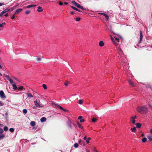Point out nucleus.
Instances as JSON below:
<instances>
[{
	"instance_id": "obj_61",
	"label": "nucleus",
	"mask_w": 152,
	"mask_h": 152,
	"mask_svg": "<svg viewBox=\"0 0 152 152\" xmlns=\"http://www.w3.org/2000/svg\"><path fill=\"white\" fill-rule=\"evenodd\" d=\"M4 5V4L3 3H0V6H1Z\"/></svg>"
},
{
	"instance_id": "obj_41",
	"label": "nucleus",
	"mask_w": 152,
	"mask_h": 152,
	"mask_svg": "<svg viewBox=\"0 0 152 152\" xmlns=\"http://www.w3.org/2000/svg\"><path fill=\"white\" fill-rule=\"evenodd\" d=\"M4 132V131L2 128H0V134H2Z\"/></svg>"
},
{
	"instance_id": "obj_8",
	"label": "nucleus",
	"mask_w": 152,
	"mask_h": 152,
	"mask_svg": "<svg viewBox=\"0 0 152 152\" xmlns=\"http://www.w3.org/2000/svg\"><path fill=\"white\" fill-rule=\"evenodd\" d=\"M140 40L139 41V43L142 40V39L143 35H142V31H141V30L140 31Z\"/></svg>"
},
{
	"instance_id": "obj_33",
	"label": "nucleus",
	"mask_w": 152,
	"mask_h": 152,
	"mask_svg": "<svg viewBox=\"0 0 152 152\" xmlns=\"http://www.w3.org/2000/svg\"><path fill=\"white\" fill-rule=\"evenodd\" d=\"M71 7L72 9H74L75 10H76L77 11V10H78V9H77V8H76L75 7H74L73 6H71Z\"/></svg>"
},
{
	"instance_id": "obj_22",
	"label": "nucleus",
	"mask_w": 152,
	"mask_h": 152,
	"mask_svg": "<svg viewBox=\"0 0 152 152\" xmlns=\"http://www.w3.org/2000/svg\"><path fill=\"white\" fill-rule=\"evenodd\" d=\"M12 86L13 87V89L14 90H15L17 88L16 85L15 84H12Z\"/></svg>"
},
{
	"instance_id": "obj_52",
	"label": "nucleus",
	"mask_w": 152,
	"mask_h": 152,
	"mask_svg": "<svg viewBox=\"0 0 152 152\" xmlns=\"http://www.w3.org/2000/svg\"><path fill=\"white\" fill-rule=\"evenodd\" d=\"M15 16L14 15H13V16H12L11 18L12 19H13L15 18Z\"/></svg>"
},
{
	"instance_id": "obj_62",
	"label": "nucleus",
	"mask_w": 152,
	"mask_h": 152,
	"mask_svg": "<svg viewBox=\"0 0 152 152\" xmlns=\"http://www.w3.org/2000/svg\"><path fill=\"white\" fill-rule=\"evenodd\" d=\"M86 139H87V137L86 136H85L84 137V139L85 140H86Z\"/></svg>"
},
{
	"instance_id": "obj_26",
	"label": "nucleus",
	"mask_w": 152,
	"mask_h": 152,
	"mask_svg": "<svg viewBox=\"0 0 152 152\" xmlns=\"http://www.w3.org/2000/svg\"><path fill=\"white\" fill-rule=\"evenodd\" d=\"M43 11V9L40 6H39V12H40Z\"/></svg>"
},
{
	"instance_id": "obj_40",
	"label": "nucleus",
	"mask_w": 152,
	"mask_h": 152,
	"mask_svg": "<svg viewBox=\"0 0 152 152\" xmlns=\"http://www.w3.org/2000/svg\"><path fill=\"white\" fill-rule=\"evenodd\" d=\"M81 18L80 17H78L76 18V21H79L80 20Z\"/></svg>"
},
{
	"instance_id": "obj_6",
	"label": "nucleus",
	"mask_w": 152,
	"mask_h": 152,
	"mask_svg": "<svg viewBox=\"0 0 152 152\" xmlns=\"http://www.w3.org/2000/svg\"><path fill=\"white\" fill-rule=\"evenodd\" d=\"M0 96L2 99H5L6 98V96L3 91H0Z\"/></svg>"
},
{
	"instance_id": "obj_54",
	"label": "nucleus",
	"mask_w": 152,
	"mask_h": 152,
	"mask_svg": "<svg viewBox=\"0 0 152 152\" xmlns=\"http://www.w3.org/2000/svg\"><path fill=\"white\" fill-rule=\"evenodd\" d=\"M62 110L64 111V112H68V110H67V109H63Z\"/></svg>"
},
{
	"instance_id": "obj_29",
	"label": "nucleus",
	"mask_w": 152,
	"mask_h": 152,
	"mask_svg": "<svg viewBox=\"0 0 152 152\" xmlns=\"http://www.w3.org/2000/svg\"><path fill=\"white\" fill-rule=\"evenodd\" d=\"M97 120V119L96 118H93L92 119V121L93 122H96Z\"/></svg>"
},
{
	"instance_id": "obj_19",
	"label": "nucleus",
	"mask_w": 152,
	"mask_h": 152,
	"mask_svg": "<svg viewBox=\"0 0 152 152\" xmlns=\"http://www.w3.org/2000/svg\"><path fill=\"white\" fill-rule=\"evenodd\" d=\"M30 124L32 126H34L35 125V123L34 121H32L30 123Z\"/></svg>"
},
{
	"instance_id": "obj_34",
	"label": "nucleus",
	"mask_w": 152,
	"mask_h": 152,
	"mask_svg": "<svg viewBox=\"0 0 152 152\" xmlns=\"http://www.w3.org/2000/svg\"><path fill=\"white\" fill-rule=\"evenodd\" d=\"M23 112L25 114L27 112V110L26 109H23Z\"/></svg>"
},
{
	"instance_id": "obj_63",
	"label": "nucleus",
	"mask_w": 152,
	"mask_h": 152,
	"mask_svg": "<svg viewBox=\"0 0 152 152\" xmlns=\"http://www.w3.org/2000/svg\"><path fill=\"white\" fill-rule=\"evenodd\" d=\"M150 133L152 134V129H151L150 130Z\"/></svg>"
},
{
	"instance_id": "obj_1",
	"label": "nucleus",
	"mask_w": 152,
	"mask_h": 152,
	"mask_svg": "<svg viewBox=\"0 0 152 152\" xmlns=\"http://www.w3.org/2000/svg\"><path fill=\"white\" fill-rule=\"evenodd\" d=\"M119 38L116 37H115L114 38L112 39V40L114 44L117 47V48H118L119 54L121 56V57L119 58L120 60L121 61H122L123 62H125L126 61V59L125 57H123V56H124V55L123 54H122V51L121 49V48L120 47V46L119 45H119Z\"/></svg>"
},
{
	"instance_id": "obj_39",
	"label": "nucleus",
	"mask_w": 152,
	"mask_h": 152,
	"mask_svg": "<svg viewBox=\"0 0 152 152\" xmlns=\"http://www.w3.org/2000/svg\"><path fill=\"white\" fill-rule=\"evenodd\" d=\"M72 2L74 4V5L75 6L77 3H76L75 1H72Z\"/></svg>"
},
{
	"instance_id": "obj_32",
	"label": "nucleus",
	"mask_w": 152,
	"mask_h": 152,
	"mask_svg": "<svg viewBox=\"0 0 152 152\" xmlns=\"http://www.w3.org/2000/svg\"><path fill=\"white\" fill-rule=\"evenodd\" d=\"M8 128L7 126H5L4 127V130L5 131H7L8 130Z\"/></svg>"
},
{
	"instance_id": "obj_23",
	"label": "nucleus",
	"mask_w": 152,
	"mask_h": 152,
	"mask_svg": "<svg viewBox=\"0 0 152 152\" xmlns=\"http://www.w3.org/2000/svg\"><path fill=\"white\" fill-rule=\"evenodd\" d=\"M42 86L46 90V89H47L48 88H47V86L45 84H43L42 85Z\"/></svg>"
},
{
	"instance_id": "obj_48",
	"label": "nucleus",
	"mask_w": 152,
	"mask_h": 152,
	"mask_svg": "<svg viewBox=\"0 0 152 152\" xmlns=\"http://www.w3.org/2000/svg\"><path fill=\"white\" fill-rule=\"evenodd\" d=\"M80 123H82L84 121V120L83 119H81L80 120Z\"/></svg>"
},
{
	"instance_id": "obj_9",
	"label": "nucleus",
	"mask_w": 152,
	"mask_h": 152,
	"mask_svg": "<svg viewBox=\"0 0 152 152\" xmlns=\"http://www.w3.org/2000/svg\"><path fill=\"white\" fill-rule=\"evenodd\" d=\"M22 10H23V9L21 8L18 9L16 10L15 12V14H18L19 13L21 12L22 11Z\"/></svg>"
},
{
	"instance_id": "obj_13",
	"label": "nucleus",
	"mask_w": 152,
	"mask_h": 152,
	"mask_svg": "<svg viewBox=\"0 0 152 152\" xmlns=\"http://www.w3.org/2000/svg\"><path fill=\"white\" fill-rule=\"evenodd\" d=\"M130 121H132V123L134 124H135V120L134 119L133 117H131L130 118Z\"/></svg>"
},
{
	"instance_id": "obj_57",
	"label": "nucleus",
	"mask_w": 152,
	"mask_h": 152,
	"mask_svg": "<svg viewBox=\"0 0 152 152\" xmlns=\"http://www.w3.org/2000/svg\"><path fill=\"white\" fill-rule=\"evenodd\" d=\"M86 143L87 144H88L89 143V140H86Z\"/></svg>"
},
{
	"instance_id": "obj_30",
	"label": "nucleus",
	"mask_w": 152,
	"mask_h": 152,
	"mask_svg": "<svg viewBox=\"0 0 152 152\" xmlns=\"http://www.w3.org/2000/svg\"><path fill=\"white\" fill-rule=\"evenodd\" d=\"M79 146L78 144L77 143H75L74 145V146L75 148H77Z\"/></svg>"
},
{
	"instance_id": "obj_58",
	"label": "nucleus",
	"mask_w": 152,
	"mask_h": 152,
	"mask_svg": "<svg viewBox=\"0 0 152 152\" xmlns=\"http://www.w3.org/2000/svg\"><path fill=\"white\" fill-rule=\"evenodd\" d=\"M131 117H133L134 119H135L136 118L137 116L136 115H135V116H132Z\"/></svg>"
},
{
	"instance_id": "obj_5",
	"label": "nucleus",
	"mask_w": 152,
	"mask_h": 152,
	"mask_svg": "<svg viewBox=\"0 0 152 152\" xmlns=\"http://www.w3.org/2000/svg\"><path fill=\"white\" fill-rule=\"evenodd\" d=\"M66 123L69 128L72 129V125L71 122L69 118H68V121H66Z\"/></svg>"
},
{
	"instance_id": "obj_47",
	"label": "nucleus",
	"mask_w": 152,
	"mask_h": 152,
	"mask_svg": "<svg viewBox=\"0 0 152 152\" xmlns=\"http://www.w3.org/2000/svg\"><path fill=\"white\" fill-rule=\"evenodd\" d=\"M58 4H59L61 5V6L62 5H63V2H62L61 1H59V2H58Z\"/></svg>"
},
{
	"instance_id": "obj_37",
	"label": "nucleus",
	"mask_w": 152,
	"mask_h": 152,
	"mask_svg": "<svg viewBox=\"0 0 152 152\" xmlns=\"http://www.w3.org/2000/svg\"><path fill=\"white\" fill-rule=\"evenodd\" d=\"M18 90H22L23 88V86H20L19 87H18Z\"/></svg>"
},
{
	"instance_id": "obj_10",
	"label": "nucleus",
	"mask_w": 152,
	"mask_h": 152,
	"mask_svg": "<svg viewBox=\"0 0 152 152\" xmlns=\"http://www.w3.org/2000/svg\"><path fill=\"white\" fill-rule=\"evenodd\" d=\"M135 125L136 127L137 128H140L141 126V124L140 123H135Z\"/></svg>"
},
{
	"instance_id": "obj_7",
	"label": "nucleus",
	"mask_w": 152,
	"mask_h": 152,
	"mask_svg": "<svg viewBox=\"0 0 152 152\" xmlns=\"http://www.w3.org/2000/svg\"><path fill=\"white\" fill-rule=\"evenodd\" d=\"M128 81L130 86L132 87H134L135 86V85L134 83V82L133 81H132L131 80L129 79L128 80Z\"/></svg>"
},
{
	"instance_id": "obj_46",
	"label": "nucleus",
	"mask_w": 152,
	"mask_h": 152,
	"mask_svg": "<svg viewBox=\"0 0 152 152\" xmlns=\"http://www.w3.org/2000/svg\"><path fill=\"white\" fill-rule=\"evenodd\" d=\"M80 5L79 4H78V3H77V4H76V6L78 8H79V7H80Z\"/></svg>"
},
{
	"instance_id": "obj_24",
	"label": "nucleus",
	"mask_w": 152,
	"mask_h": 152,
	"mask_svg": "<svg viewBox=\"0 0 152 152\" xmlns=\"http://www.w3.org/2000/svg\"><path fill=\"white\" fill-rule=\"evenodd\" d=\"M5 137V136L3 134H0V140L1 139H3Z\"/></svg>"
},
{
	"instance_id": "obj_3",
	"label": "nucleus",
	"mask_w": 152,
	"mask_h": 152,
	"mask_svg": "<svg viewBox=\"0 0 152 152\" xmlns=\"http://www.w3.org/2000/svg\"><path fill=\"white\" fill-rule=\"evenodd\" d=\"M105 26L106 30L107 31H111V32H113L112 26L110 25L106 24L105 25Z\"/></svg>"
},
{
	"instance_id": "obj_45",
	"label": "nucleus",
	"mask_w": 152,
	"mask_h": 152,
	"mask_svg": "<svg viewBox=\"0 0 152 152\" xmlns=\"http://www.w3.org/2000/svg\"><path fill=\"white\" fill-rule=\"evenodd\" d=\"M5 76L6 77L8 80H9V79H10L9 78V76L8 75H5Z\"/></svg>"
},
{
	"instance_id": "obj_28",
	"label": "nucleus",
	"mask_w": 152,
	"mask_h": 152,
	"mask_svg": "<svg viewBox=\"0 0 152 152\" xmlns=\"http://www.w3.org/2000/svg\"><path fill=\"white\" fill-rule=\"evenodd\" d=\"M83 103V100L82 99H80L79 100V102L78 103L80 104H82Z\"/></svg>"
},
{
	"instance_id": "obj_43",
	"label": "nucleus",
	"mask_w": 152,
	"mask_h": 152,
	"mask_svg": "<svg viewBox=\"0 0 152 152\" xmlns=\"http://www.w3.org/2000/svg\"><path fill=\"white\" fill-rule=\"evenodd\" d=\"M9 80L10 81V83L11 84H13V80L12 79H10Z\"/></svg>"
},
{
	"instance_id": "obj_2",
	"label": "nucleus",
	"mask_w": 152,
	"mask_h": 152,
	"mask_svg": "<svg viewBox=\"0 0 152 152\" xmlns=\"http://www.w3.org/2000/svg\"><path fill=\"white\" fill-rule=\"evenodd\" d=\"M136 110L140 114H146L148 112V109L145 105L138 106L137 107Z\"/></svg>"
},
{
	"instance_id": "obj_31",
	"label": "nucleus",
	"mask_w": 152,
	"mask_h": 152,
	"mask_svg": "<svg viewBox=\"0 0 152 152\" xmlns=\"http://www.w3.org/2000/svg\"><path fill=\"white\" fill-rule=\"evenodd\" d=\"M79 8H80V9H81V10H86V9H85V8H84L83 7L81 6L80 5V7H79Z\"/></svg>"
},
{
	"instance_id": "obj_44",
	"label": "nucleus",
	"mask_w": 152,
	"mask_h": 152,
	"mask_svg": "<svg viewBox=\"0 0 152 152\" xmlns=\"http://www.w3.org/2000/svg\"><path fill=\"white\" fill-rule=\"evenodd\" d=\"M93 150L94 152H98L97 151L95 147H94L93 148Z\"/></svg>"
},
{
	"instance_id": "obj_42",
	"label": "nucleus",
	"mask_w": 152,
	"mask_h": 152,
	"mask_svg": "<svg viewBox=\"0 0 152 152\" xmlns=\"http://www.w3.org/2000/svg\"><path fill=\"white\" fill-rule=\"evenodd\" d=\"M18 4L17 5H16V6H14L11 9H11V10L10 11H12L13 10H14V8H15V7H16L18 6Z\"/></svg>"
},
{
	"instance_id": "obj_38",
	"label": "nucleus",
	"mask_w": 152,
	"mask_h": 152,
	"mask_svg": "<svg viewBox=\"0 0 152 152\" xmlns=\"http://www.w3.org/2000/svg\"><path fill=\"white\" fill-rule=\"evenodd\" d=\"M104 16L107 19V20H108V19H109V16H108V15H107V14H106L104 15Z\"/></svg>"
},
{
	"instance_id": "obj_25",
	"label": "nucleus",
	"mask_w": 152,
	"mask_h": 152,
	"mask_svg": "<svg viewBox=\"0 0 152 152\" xmlns=\"http://www.w3.org/2000/svg\"><path fill=\"white\" fill-rule=\"evenodd\" d=\"M136 128L135 127H134L131 128V130L133 132H135L136 131Z\"/></svg>"
},
{
	"instance_id": "obj_20",
	"label": "nucleus",
	"mask_w": 152,
	"mask_h": 152,
	"mask_svg": "<svg viewBox=\"0 0 152 152\" xmlns=\"http://www.w3.org/2000/svg\"><path fill=\"white\" fill-rule=\"evenodd\" d=\"M147 140V139L146 137H144L142 139V142L144 143Z\"/></svg>"
},
{
	"instance_id": "obj_21",
	"label": "nucleus",
	"mask_w": 152,
	"mask_h": 152,
	"mask_svg": "<svg viewBox=\"0 0 152 152\" xmlns=\"http://www.w3.org/2000/svg\"><path fill=\"white\" fill-rule=\"evenodd\" d=\"M31 12L30 10H27L25 11V14L26 15H27L29 14Z\"/></svg>"
},
{
	"instance_id": "obj_51",
	"label": "nucleus",
	"mask_w": 152,
	"mask_h": 152,
	"mask_svg": "<svg viewBox=\"0 0 152 152\" xmlns=\"http://www.w3.org/2000/svg\"><path fill=\"white\" fill-rule=\"evenodd\" d=\"M98 14H101V15H104H104L105 14V13H102V12L99 13H98Z\"/></svg>"
},
{
	"instance_id": "obj_56",
	"label": "nucleus",
	"mask_w": 152,
	"mask_h": 152,
	"mask_svg": "<svg viewBox=\"0 0 152 152\" xmlns=\"http://www.w3.org/2000/svg\"><path fill=\"white\" fill-rule=\"evenodd\" d=\"M74 12H70V14L71 15H73L74 14Z\"/></svg>"
},
{
	"instance_id": "obj_4",
	"label": "nucleus",
	"mask_w": 152,
	"mask_h": 152,
	"mask_svg": "<svg viewBox=\"0 0 152 152\" xmlns=\"http://www.w3.org/2000/svg\"><path fill=\"white\" fill-rule=\"evenodd\" d=\"M34 103L35 105H32L31 106V108L33 109V112L34 111H36L35 110H37V107H38V103H37V100L34 101Z\"/></svg>"
},
{
	"instance_id": "obj_14",
	"label": "nucleus",
	"mask_w": 152,
	"mask_h": 152,
	"mask_svg": "<svg viewBox=\"0 0 152 152\" xmlns=\"http://www.w3.org/2000/svg\"><path fill=\"white\" fill-rule=\"evenodd\" d=\"M77 124L78 127L80 128H81L82 129H83V126H82V124H80L79 122H77Z\"/></svg>"
},
{
	"instance_id": "obj_64",
	"label": "nucleus",
	"mask_w": 152,
	"mask_h": 152,
	"mask_svg": "<svg viewBox=\"0 0 152 152\" xmlns=\"http://www.w3.org/2000/svg\"><path fill=\"white\" fill-rule=\"evenodd\" d=\"M64 4H65V5H67L68 4V3L67 2H65L64 3Z\"/></svg>"
},
{
	"instance_id": "obj_60",
	"label": "nucleus",
	"mask_w": 152,
	"mask_h": 152,
	"mask_svg": "<svg viewBox=\"0 0 152 152\" xmlns=\"http://www.w3.org/2000/svg\"><path fill=\"white\" fill-rule=\"evenodd\" d=\"M4 12L3 11H2L1 13L0 14H1L2 15H3L4 14Z\"/></svg>"
},
{
	"instance_id": "obj_53",
	"label": "nucleus",
	"mask_w": 152,
	"mask_h": 152,
	"mask_svg": "<svg viewBox=\"0 0 152 152\" xmlns=\"http://www.w3.org/2000/svg\"><path fill=\"white\" fill-rule=\"evenodd\" d=\"M3 104L2 102L1 101H0V106H3Z\"/></svg>"
},
{
	"instance_id": "obj_11",
	"label": "nucleus",
	"mask_w": 152,
	"mask_h": 152,
	"mask_svg": "<svg viewBox=\"0 0 152 152\" xmlns=\"http://www.w3.org/2000/svg\"><path fill=\"white\" fill-rule=\"evenodd\" d=\"M104 45V43L102 41H101L99 42V45L100 47L103 46Z\"/></svg>"
},
{
	"instance_id": "obj_27",
	"label": "nucleus",
	"mask_w": 152,
	"mask_h": 152,
	"mask_svg": "<svg viewBox=\"0 0 152 152\" xmlns=\"http://www.w3.org/2000/svg\"><path fill=\"white\" fill-rule=\"evenodd\" d=\"M27 95L28 97H33V96L31 93H27Z\"/></svg>"
},
{
	"instance_id": "obj_59",
	"label": "nucleus",
	"mask_w": 152,
	"mask_h": 152,
	"mask_svg": "<svg viewBox=\"0 0 152 152\" xmlns=\"http://www.w3.org/2000/svg\"><path fill=\"white\" fill-rule=\"evenodd\" d=\"M4 16H5V17H7L8 16V13H6L5 15H4Z\"/></svg>"
},
{
	"instance_id": "obj_35",
	"label": "nucleus",
	"mask_w": 152,
	"mask_h": 152,
	"mask_svg": "<svg viewBox=\"0 0 152 152\" xmlns=\"http://www.w3.org/2000/svg\"><path fill=\"white\" fill-rule=\"evenodd\" d=\"M6 24L5 22L3 23L2 24H0V27H4V25H5Z\"/></svg>"
},
{
	"instance_id": "obj_55",
	"label": "nucleus",
	"mask_w": 152,
	"mask_h": 152,
	"mask_svg": "<svg viewBox=\"0 0 152 152\" xmlns=\"http://www.w3.org/2000/svg\"><path fill=\"white\" fill-rule=\"evenodd\" d=\"M73 125L75 127V128H76V127H77V126L76 125V124L74 123H73Z\"/></svg>"
},
{
	"instance_id": "obj_12",
	"label": "nucleus",
	"mask_w": 152,
	"mask_h": 152,
	"mask_svg": "<svg viewBox=\"0 0 152 152\" xmlns=\"http://www.w3.org/2000/svg\"><path fill=\"white\" fill-rule=\"evenodd\" d=\"M46 120V118L45 117H43L41 118L40 119V121L42 122H45Z\"/></svg>"
},
{
	"instance_id": "obj_16",
	"label": "nucleus",
	"mask_w": 152,
	"mask_h": 152,
	"mask_svg": "<svg viewBox=\"0 0 152 152\" xmlns=\"http://www.w3.org/2000/svg\"><path fill=\"white\" fill-rule=\"evenodd\" d=\"M36 6V5H28V6H26V8L28 9L31 7H35Z\"/></svg>"
},
{
	"instance_id": "obj_15",
	"label": "nucleus",
	"mask_w": 152,
	"mask_h": 152,
	"mask_svg": "<svg viewBox=\"0 0 152 152\" xmlns=\"http://www.w3.org/2000/svg\"><path fill=\"white\" fill-rule=\"evenodd\" d=\"M56 107L57 108H59L61 110H62L63 109H64V108L61 106H60L58 104H56Z\"/></svg>"
},
{
	"instance_id": "obj_49",
	"label": "nucleus",
	"mask_w": 152,
	"mask_h": 152,
	"mask_svg": "<svg viewBox=\"0 0 152 152\" xmlns=\"http://www.w3.org/2000/svg\"><path fill=\"white\" fill-rule=\"evenodd\" d=\"M69 83V82H66L64 84L65 86H67L68 85V84Z\"/></svg>"
},
{
	"instance_id": "obj_50",
	"label": "nucleus",
	"mask_w": 152,
	"mask_h": 152,
	"mask_svg": "<svg viewBox=\"0 0 152 152\" xmlns=\"http://www.w3.org/2000/svg\"><path fill=\"white\" fill-rule=\"evenodd\" d=\"M83 118V117L82 116H79V117H78V119H82V118Z\"/></svg>"
},
{
	"instance_id": "obj_18",
	"label": "nucleus",
	"mask_w": 152,
	"mask_h": 152,
	"mask_svg": "<svg viewBox=\"0 0 152 152\" xmlns=\"http://www.w3.org/2000/svg\"><path fill=\"white\" fill-rule=\"evenodd\" d=\"M10 10H11V9L8 8H7V9H5V10H3V11L4 12V13H5L9 11H10Z\"/></svg>"
},
{
	"instance_id": "obj_17",
	"label": "nucleus",
	"mask_w": 152,
	"mask_h": 152,
	"mask_svg": "<svg viewBox=\"0 0 152 152\" xmlns=\"http://www.w3.org/2000/svg\"><path fill=\"white\" fill-rule=\"evenodd\" d=\"M147 137L150 141H152V135H149Z\"/></svg>"
},
{
	"instance_id": "obj_36",
	"label": "nucleus",
	"mask_w": 152,
	"mask_h": 152,
	"mask_svg": "<svg viewBox=\"0 0 152 152\" xmlns=\"http://www.w3.org/2000/svg\"><path fill=\"white\" fill-rule=\"evenodd\" d=\"M9 130L11 132H13L14 131V129L13 128H12L10 129Z\"/></svg>"
}]
</instances>
